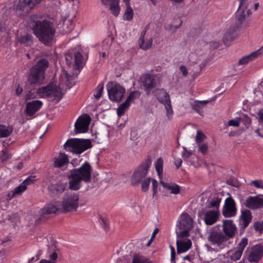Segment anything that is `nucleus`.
<instances>
[{"label":"nucleus","instance_id":"obj_31","mask_svg":"<svg viewBox=\"0 0 263 263\" xmlns=\"http://www.w3.org/2000/svg\"><path fill=\"white\" fill-rule=\"evenodd\" d=\"M155 96L158 101L162 104L170 100V95L163 89H158Z\"/></svg>","mask_w":263,"mask_h":263},{"label":"nucleus","instance_id":"obj_25","mask_svg":"<svg viewBox=\"0 0 263 263\" xmlns=\"http://www.w3.org/2000/svg\"><path fill=\"white\" fill-rule=\"evenodd\" d=\"M220 212L219 210H213L207 211L204 214V220L206 225H212L218 220Z\"/></svg>","mask_w":263,"mask_h":263},{"label":"nucleus","instance_id":"obj_14","mask_svg":"<svg viewBox=\"0 0 263 263\" xmlns=\"http://www.w3.org/2000/svg\"><path fill=\"white\" fill-rule=\"evenodd\" d=\"M141 81L147 96L154 92L153 90L156 88L157 82L153 76L149 74H145L141 78Z\"/></svg>","mask_w":263,"mask_h":263},{"label":"nucleus","instance_id":"obj_28","mask_svg":"<svg viewBox=\"0 0 263 263\" xmlns=\"http://www.w3.org/2000/svg\"><path fill=\"white\" fill-rule=\"evenodd\" d=\"M146 32V30L142 31L138 40L140 48L144 50H147L151 48L153 41L152 37L148 40H145L144 37Z\"/></svg>","mask_w":263,"mask_h":263},{"label":"nucleus","instance_id":"obj_30","mask_svg":"<svg viewBox=\"0 0 263 263\" xmlns=\"http://www.w3.org/2000/svg\"><path fill=\"white\" fill-rule=\"evenodd\" d=\"M68 162V157L65 154L60 153L58 157L54 158V166L55 167L60 168Z\"/></svg>","mask_w":263,"mask_h":263},{"label":"nucleus","instance_id":"obj_53","mask_svg":"<svg viewBox=\"0 0 263 263\" xmlns=\"http://www.w3.org/2000/svg\"><path fill=\"white\" fill-rule=\"evenodd\" d=\"M11 158L10 155L6 151H2L0 159L2 162L6 161Z\"/></svg>","mask_w":263,"mask_h":263},{"label":"nucleus","instance_id":"obj_64","mask_svg":"<svg viewBox=\"0 0 263 263\" xmlns=\"http://www.w3.org/2000/svg\"><path fill=\"white\" fill-rule=\"evenodd\" d=\"M116 0H101L102 4L105 6H108L109 5L114 2Z\"/></svg>","mask_w":263,"mask_h":263},{"label":"nucleus","instance_id":"obj_61","mask_svg":"<svg viewBox=\"0 0 263 263\" xmlns=\"http://www.w3.org/2000/svg\"><path fill=\"white\" fill-rule=\"evenodd\" d=\"M34 180V176H29L23 182V183L26 186L27 185L33 183Z\"/></svg>","mask_w":263,"mask_h":263},{"label":"nucleus","instance_id":"obj_58","mask_svg":"<svg viewBox=\"0 0 263 263\" xmlns=\"http://www.w3.org/2000/svg\"><path fill=\"white\" fill-rule=\"evenodd\" d=\"M228 124L229 126L238 127L240 125V120H239V118H237L236 120H230L228 121Z\"/></svg>","mask_w":263,"mask_h":263},{"label":"nucleus","instance_id":"obj_44","mask_svg":"<svg viewBox=\"0 0 263 263\" xmlns=\"http://www.w3.org/2000/svg\"><path fill=\"white\" fill-rule=\"evenodd\" d=\"M104 85L103 84H99L94 92V97L97 99L99 100L102 96V92L103 91Z\"/></svg>","mask_w":263,"mask_h":263},{"label":"nucleus","instance_id":"obj_6","mask_svg":"<svg viewBox=\"0 0 263 263\" xmlns=\"http://www.w3.org/2000/svg\"><path fill=\"white\" fill-rule=\"evenodd\" d=\"M79 195L74 193H66L64 194L61 209L62 212L67 213L76 211L79 206Z\"/></svg>","mask_w":263,"mask_h":263},{"label":"nucleus","instance_id":"obj_33","mask_svg":"<svg viewBox=\"0 0 263 263\" xmlns=\"http://www.w3.org/2000/svg\"><path fill=\"white\" fill-rule=\"evenodd\" d=\"M221 198L218 196H214L210 200L208 201L206 206L208 208H215V210H219L220 203Z\"/></svg>","mask_w":263,"mask_h":263},{"label":"nucleus","instance_id":"obj_48","mask_svg":"<svg viewBox=\"0 0 263 263\" xmlns=\"http://www.w3.org/2000/svg\"><path fill=\"white\" fill-rule=\"evenodd\" d=\"M151 181V178H147L142 182L141 188L143 192H146L149 189V185Z\"/></svg>","mask_w":263,"mask_h":263},{"label":"nucleus","instance_id":"obj_39","mask_svg":"<svg viewBox=\"0 0 263 263\" xmlns=\"http://www.w3.org/2000/svg\"><path fill=\"white\" fill-rule=\"evenodd\" d=\"M119 3V0H116L109 5L110 6L109 9L111 11V13L115 16H117L120 11V8Z\"/></svg>","mask_w":263,"mask_h":263},{"label":"nucleus","instance_id":"obj_16","mask_svg":"<svg viewBox=\"0 0 263 263\" xmlns=\"http://www.w3.org/2000/svg\"><path fill=\"white\" fill-rule=\"evenodd\" d=\"M41 2V0H19L16 8L17 10L21 11L22 14H27Z\"/></svg>","mask_w":263,"mask_h":263},{"label":"nucleus","instance_id":"obj_22","mask_svg":"<svg viewBox=\"0 0 263 263\" xmlns=\"http://www.w3.org/2000/svg\"><path fill=\"white\" fill-rule=\"evenodd\" d=\"M180 229L191 230L193 227V220L187 213H183L179 222Z\"/></svg>","mask_w":263,"mask_h":263},{"label":"nucleus","instance_id":"obj_1","mask_svg":"<svg viewBox=\"0 0 263 263\" xmlns=\"http://www.w3.org/2000/svg\"><path fill=\"white\" fill-rule=\"evenodd\" d=\"M32 31L39 41L45 45H49L53 40L55 30L52 24L47 20L34 22Z\"/></svg>","mask_w":263,"mask_h":263},{"label":"nucleus","instance_id":"obj_23","mask_svg":"<svg viewBox=\"0 0 263 263\" xmlns=\"http://www.w3.org/2000/svg\"><path fill=\"white\" fill-rule=\"evenodd\" d=\"M43 103L39 100H34L27 102L26 105V114L28 116H32L42 107Z\"/></svg>","mask_w":263,"mask_h":263},{"label":"nucleus","instance_id":"obj_60","mask_svg":"<svg viewBox=\"0 0 263 263\" xmlns=\"http://www.w3.org/2000/svg\"><path fill=\"white\" fill-rule=\"evenodd\" d=\"M130 139L133 141H135L138 139V131L137 129L135 128L132 129Z\"/></svg>","mask_w":263,"mask_h":263},{"label":"nucleus","instance_id":"obj_4","mask_svg":"<svg viewBox=\"0 0 263 263\" xmlns=\"http://www.w3.org/2000/svg\"><path fill=\"white\" fill-rule=\"evenodd\" d=\"M208 239L212 245L216 246L221 249L228 247L230 243L229 240L220 229V225L213 227L210 230Z\"/></svg>","mask_w":263,"mask_h":263},{"label":"nucleus","instance_id":"obj_54","mask_svg":"<svg viewBox=\"0 0 263 263\" xmlns=\"http://www.w3.org/2000/svg\"><path fill=\"white\" fill-rule=\"evenodd\" d=\"M254 229L257 232L261 233L263 232V225L262 223H261L258 221L255 222L253 224Z\"/></svg>","mask_w":263,"mask_h":263},{"label":"nucleus","instance_id":"obj_24","mask_svg":"<svg viewBox=\"0 0 263 263\" xmlns=\"http://www.w3.org/2000/svg\"><path fill=\"white\" fill-rule=\"evenodd\" d=\"M57 212L59 213L62 212L60 202L47 204L41 210V214L42 215L55 213Z\"/></svg>","mask_w":263,"mask_h":263},{"label":"nucleus","instance_id":"obj_47","mask_svg":"<svg viewBox=\"0 0 263 263\" xmlns=\"http://www.w3.org/2000/svg\"><path fill=\"white\" fill-rule=\"evenodd\" d=\"M206 136L201 131L198 130L196 136V142L197 144L202 143L205 140Z\"/></svg>","mask_w":263,"mask_h":263},{"label":"nucleus","instance_id":"obj_56","mask_svg":"<svg viewBox=\"0 0 263 263\" xmlns=\"http://www.w3.org/2000/svg\"><path fill=\"white\" fill-rule=\"evenodd\" d=\"M158 186V183L155 179H152V191L153 196L154 197L157 194V188Z\"/></svg>","mask_w":263,"mask_h":263},{"label":"nucleus","instance_id":"obj_40","mask_svg":"<svg viewBox=\"0 0 263 263\" xmlns=\"http://www.w3.org/2000/svg\"><path fill=\"white\" fill-rule=\"evenodd\" d=\"M163 164V160L162 158H159L155 163V168L158 173L159 178H161L162 177Z\"/></svg>","mask_w":263,"mask_h":263},{"label":"nucleus","instance_id":"obj_32","mask_svg":"<svg viewBox=\"0 0 263 263\" xmlns=\"http://www.w3.org/2000/svg\"><path fill=\"white\" fill-rule=\"evenodd\" d=\"M50 97H53L54 99L57 100L59 101L63 97L61 88L57 86L52 85Z\"/></svg>","mask_w":263,"mask_h":263},{"label":"nucleus","instance_id":"obj_41","mask_svg":"<svg viewBox=\"0 0 263 263\" xmlns=\"http://www.w3.org/2000/svg\"><path fill=\"white\" fill-rule=\"evenodd\" d=\"M132 263H151L144 256L136 254L134 255Z\"/></svg>","mask_w":263,"mask_h":263},{"label":"nucleus","instance_id":"obj_8","mask_svg":"<svg viewBox=\"0 0 263 263\" xmlns=\"http://www.w3.org/2000/svg\"><path fill=\"white\" fill-rule=\"evenodd\" d=\"M251 11L247 8H238L236 13V23L233 26L238 30L240 28H246L250 24L249 15Z\"/></svg>","mask_w":263,"mask_h":263},{"label":"nucleus","instance_id":"obj_52","mask_svg":"<svg viewBox=\"0 0 263 263\" xmlns=\"http://www.w3.org/2000/svg\"><path fill=\"white\" fill-rule=\"evenodd\" d=\"M198 145L199 147V151L203 155L205 154L208 150V144L207 143H200L198 144Z\"/></svg>","mask_w":263,"mask_h":263},{"label":"nucleus","instance_id":"obj_34","mask_svg":"<svg viewBox=\"0 0 263 263\" xmlns=\"http://www.w3.org/2000/svg\"><path fill=\"white\" fill-rule=\"evenodd\" d=\"M13 130L12 126H6L5 125H0V138L8 137L11 134Z\"/></svg>","mask_w":263,"mask_h":263},{"label":"nucleus","instance_id":"obj_42","mask_svg":"<svg viewBox=\"0 0 263 263\" xmlns=\"http://www.w3.org/2000/svg\"><path fill=\"white\" fill-rule=\"evenodd\" d=\"M163 104L164 105L165 108L166 109V115L168 119L171 120L172 118V116L174 114L171 100L167 101L166 103H164Z\"/></svg>","mask_w":263,"mask_h":263},{"label":"nucleus","instance_id":"obj_19","mask_svg":"<svg viewBox=\"0 0 263 263\" xmlns=\"http://www.w3.org/2000/svg\"><path fill=\"white\" fill-rule=\"evenodd\" d=\"M241 215L239 218V223L240 231L243 232L249 226L252 219V213L249 210L241 211Z\"/></svg>","mask_w":263,"mask_h":263},{"label":"nucleus","instance_id":"obj_59","mask_svg":"<svg viewBox=\"0 0 263 263\" xmlns=\"http://www.w3.org/2000/svg\"><path fill=\"white\" fill-rule=\"evenodd\" d=\"M36 92L32 91V90H30L26 96V100H29L35 98L36 97Z\"/></svg>","mask_w":263,"mask_h":263},{"label":"nucleus","instance_id":"obj_29","mask_svg":"<svg viewBox=\"0 0 263 263\" xmlns=\"http://www.w3.org/2000/svg\"><path fill=\"white\" fill-rule=\"evenodd\" d=\"M210 101H195L192 104V107L195 111L198 112L200 115H203V107L207 104Z\"/></svg>","mask_w":263,"mask_h":263},{"label":"nucleus","instance_id":"obj_9","mask_svg":"<svg viewBox=\"0 0 263 263\" xmlns=\"http://www.w3.org/2000/svg\"><path fill=\"white\" fill-rule=\"evenodd\" d=\"M109 99L114 102H118L122 100L125 89L120 84L114 82H109L106 85Z\"/></svg>","mask_w":263,"mask_h":263},{"label":"nucleus","instance_id":"obj_13","mask_svg":"<svg viewBox=\"0 0 263 263\" xmlns=\"http://www.w3.org/2000/svg\"><path fill=\"white\" fill-rule=\"evenodd\" d=\"M222 228V232L229 240L234 238L237 233L236 226L231 219L223 220Z\"/></svg>","mask_w":263,"mask_h":263},{"label":"nucleus","instance_id":"obj_57","mask_svg":"<svg viewBox=\"0 0 263 263\" xmlns=\"http://www.w3.org/2000/svg\"><path fill=\"white\" fill-rule=\"evenodd\" d=\"M250 185H253L257 188L263 189V181L261 180H256L252 181Z\"/></svg>","mask_w":263,"mask_h":263},{"label":"nucleus","instance_id":"obj_3","mask_svg":"<svg viewBox=\"0 0 263 263\" xmlns=\"http://www.w3.org/2000/svg\"><path fill=\"white\" fill-rule=\"evenodd\" d=\"M83 53L84 51L81 48H75L71 49L65 54L67 64L69 66L72 65L76 69H81L88 58L86 55V58L85 59Z\"/></svg>","mask_w":263,"mask_h":263},{"label":"nucleus","instance_id":"obj_37","mask_svg":"<svg viewBox=\"0 0 263 263\" xmlns=\"http://www.w3.org/2000/svg\"><path fill=\"white\" fill-rule=\"evenodd\" d=\"M52 84L50 83L46 86L41 87L38 89L37 92L42 96L50 97V93Z\"/></svg>","mask_w":263,"mask_h":263},{"label":"nucleus","instance_id":"obj_21","mask_svg":"<svg viewBox=\"0 0 263 263\" xmlns=\"http://www.w3.org/2000/svg\"><path fill=\"white\" fill-rule=\"evenodd\" d=\"M66 186V182L59 181L57 183L49 185L48 187V190L50 195L54 197L63 193Z\"/></svg>","mask_w":263,"mask_h":263},{"label":"nucleus","instance_id":"obj_43","mask_svg":"<svg viewBox=\"0 0 263 263\" xmlns=\"http://www.w3.org/2000/svg\"><path fill=\"white\" fill-rule=\"evenodd\" d=\"M21 43L26 45H30L32 43V36L30 35L26 34L22 36L19 40Z\"/></svg>","mask_w":263,"mask_h":263},{"label":"nucleus","instance_id":"obj_27","mask_svg":"<svg viewBox=\"0 0 263 263\" xmlns=\"http://www.w3.org/2000/svg\"><path fill=\"white\" fill-rule=\"evenodd\" d=\"M192 245V242L190 239H178L176 241L177 253L180 254L188 251Z\"/></svg>","mask_w":263,"mask_h":263},{"label":"nucleus","instance_id":"obj_2","mask_svg":"<svg viewBox=\"0 0 263 263\" xmlns=\"http://www.w3.org/2000/svg\"><path fill=\"white\" fill-rule=\"evenodd\" d=\"M49 61L46 59H40L30 69L28 82L33 85L43 84L45 79V71L49 67Z\"/></svg>","mask_w":263,"mask_h":263},{"label":"nucleus","instance_id":"obj_49","mask_svg":"<svg viewBox=\"0 0 263 263\" xmlns=\"http://www.w3.org/2000/svg\"><path fill=\"white\" fill-rule=\"evenodd\" d=\"M248 244V239L247 238H243L241 239L240 242L238 243L237 250L243 252L244 249Z\"/></svg>","mask_w":263,"mask_h":263},{"label":"nucleus","instance_id":"obj_20","mask_svg":"<svg viewBox=\"0 0 263 263\" xmlns=\"http://www.w3.org/2000/svg\"><path fill=\"white\" fill-rule=\"evenodd\" d=\"M245 205L250 209L255 210L263 208V199L259 197V196H249L245 202Z\"/></svg>","mask_w":263,"mask_h":263},{"label":"nucleus","instance_id":"obj_18","mask_svg":"<svg viewBox=\"0 0 263 263\" xmlns=\"http://www.w3.org/2000/svg\"><path fill=\"white\" fill-rule=\"evenodd\" d=\"M68 178L69 179V188L71 190L77 191L81 186V181L83 178L81 176L78 175L75 172H73L71 170L69 172Z\"/></svg>","mask_w":263,"mask_h":263},{"label":"nucleus","instance_id":"obj_62","mask_svg":"<svg viewBox=\"0 0 263 263\" xmlns=\"http://www.w3.org/2000/svg\"><path fill=\"white\" fill-rule=\"evenodd\" d=\"M239 2V7L238 8H247V4H248V0H238Z\"/></svg>","mask_w":263,"mask_h":263},{"label":"nucleus","instance_id":"obj_12","mask_svg":"<svg viewBox=\"0 0 263 263\" xmlns=\"http://www.w3.org/2000/svg\"><path fill=\"white\" fill-rule=\"evenodd\" d=\"M91 121L90 116L87 114H83L80 116L74 124L76 133H84L87 131Z\"/></svg>","mask_w":263,"mask_h":263},{"label":"nucleus","instance_id":"obj_17","mask_svg":"<svg viewBox=\"0 0 263 263\" xmlns=\"http://www.w3.org/2000/svg\"><path fill=\"white\" fill-rule=\"evenodd\" d=\"M91 165L86 161L80 168L72 170L73 172H75L78 175L81 176L83 181L86 183H88L91 180Z\"/></svg>","mask_w":263,"mask_h":263},{"label":"nucleus","instance_id":"obj_15","mask_svg":"<svg viewBox=\"0 0 263 263\" xmlns=\"http://www.w3.org/2000/svg\"><path fill=\"white\" fill-rule=\"evenodd\" d=\"M140 92L139 91H134L131 92L128 96L126 101L120 104L117 108V114L118 116L121 117L125 113V110L129 107L132 103L134 102L136 98L140 96Z\"/></svg>","mask_w":263,"mask_h":263},{"label":"nucleus","instance_id":"obj_46","mask_svg":"<svg viewBox=\"0 0 263 263\" xmlns=\"http://www.w3.org/2000/svg\"><path fill=\"white\" fill-rule=\"evenodd\" d=\"M239 120H240V122L241 121L243 122L245 127L247 128H249V126L251 124V119L246 115H243L241 117L239 118Z\"/></svg>","mask_w":263,"mask_h":263},{"label":"nucleus","instance_id":"obj_10","mask_svg":"<svg viewBox=\"0 0 263 263\" xmlns=\"http://www.w3.org/2000/svg\"><path fill=\"white\" fill-rule=\"evenodd\" d=\"M237 211L235 202L233 198L230 196L225 200L222 211V215L227 218L234 217L237 214Z\"/></svg>","mask_w":263,"mask_h":263},{"label":"nucleus","instance_id":"obj_26","mask_svg":"<svg viewBox=\"0 0 263 263\" xmlns=\"http://www.w3.org/2000/svg\"><path fill=\"white\" fill-rule=\"evenodd\" d=\"M237 30L233 26L230 27L224 33L222 40L223 43L227 46L230 45L231 42L234 40L236 37Z\"/></svg>","mask_w":263,"mask_h":263},{"label":"nucleus","instance_id":"obj_35","mask_svg":"<svg viewBox=\"0 0 263 263\" xmlns=\"http://www.w3.org/2000/svg\"><path fill=\"white\" fill-rule=\"evenodd\" d=\"M258 57V55L256 52V51L252 52L250 54L248 55L245 56L241 58L239 60V65H244L249 63L250 61H251L256 58Z\"/></svg>","mask_w":263,"mask_h":263},{"label":"nucleus","instance_id":"obj_63","mask_svg":"<svg viewBox=\"0 0 263 263\" xmlns=\"http://www.w3.org/2000/svg\"><path fill=\"white\" fill-rule=\"evenodd\" d=\"M258 116L259 117L258 122L259 124L263 123V109L258 111Z\"/></svg>","mask_w":263,"mask_h":263},{"label":"nucleus","instance_id":"obj_38","mask_svg":"<svg viewBox=\"0 0 263 263\" xmlns=\"http://www.w3.org/2000/svg\"><path fill=\"white\" fill-rule=\"evenodd\" d=\"M126 6V9L123 15V20L130 21L133 19L134 11L130 5V2L128 4L125 3Z\"/></svg>","mask_w":263,"mask_h":263},{"label":"nucleus","instance_id":"obj_55","mask_svg":"<svg viewBox=\"0 0 263 263\" xmlns=\"http://www.w3.org/2000/svg\"><path fill=\"white\" fill-rule=\"evenodd\" d=\"M100 220H101V222L102 224L103 225V227L104 230L106 231H108L109 229V223H108L107 219L105 218H104L102 216H101Z\"/></svg>","mask_w":263,"mask_h":263},{"label":"nucleus","instance_id":"obj_51","mask_svg":"<svg viewBox=\"0 0 263 263\" xmlns=\"http://www.w3.org/2000/svg\"><path fill=\"white\" fill-rule=\"evenodd\" d=\"M242 254V252L238 250H237L231 255V259L233 261H237L240 258Z\"/></svg>","mask_w":263,"mask_h":263},{"label":"nucleus","instance_id":"obj_11","mask_svg":"<svg viewBox=\"0 0 263 263\" xmlns=\"http://www.w3.org/2000/svg\"><path fill=\"white\" fill-rule=\"evenodd\" d=\"M248 259L251 262H257L263 256V246L256 245L248 248Z\"/></svg>","mask_w":263,"mask_h":263},{"label":"nucleus","instance_id":"obj_7","mask_svg":"<svg viewBox=\"0 0 263 263\" xmlns=\"http://www.w3.org/2000/svg\"><path fill=\"white\" fill-rule=\"evenodd\" d=\"M151 164L152 158L150 156H148L134 172L131 179V182L133 184L136 185L138 184L146 177Z\"/></svg>","mask_w":263,"mask_h":263},{"label":"nucleus","instance_id":"obj_36","mask_svg":"<svg viewBox=\"0 0 263 263\" xmlns=\"http://www.w3.org/2000/svg\"><path fill=\"white\" fill-rule=\"evenodd\" d=\"M160 184L164 188L167 189L168 190H171V193L173 194H178L180 191L179 186L176 184H174L172 185L164 182L163 181H160Z\"/></svg>","mask_w":263,"mask_h":263},{"label":"nucleus","instance_id":"obj_45","mask_svg":"<svg viewBox=\"0 0 263 263\" xmlns=\"http://www.w3.org/2000/svg\"><path fill=\"white\" fill-rule=\"evenodd\" d=\"M26 188V186L24 183H21L19 186L14 189V191L12 192V195L11 197H13L16 195L20 194L22 192L25 191Z\"/></svg>","mask_w":263,"mask_h":263},{"label":"nucleus","instance_id":"obj_5","mask_svg":"<svg viewBox=\"0 0 263 263\" xmlns=\"http://www.w3.org/2000/svg\"><path fill=\"white\" fill-rule=\"evenodd\" d=\"M92 147L90 140L83 139H70L64 144L66 151L80 154Z\"/></svg>","mask_w":263,"mask_h":263},{"label":"nucleus","instance_id":"obj_50","mask_svg":"<svg viewBox=\"0 0 263 263\" xmlns=\"http://www.w3.org/2000/svg\"><path fill=\"white\" fill-rule=\"evenodd\" d=\"M182 231L177 233V238L182 239L184 238H186L189 236V231L188 229H182Z\"/></svg>","mask_w":263,"mask_h":263}]
</instances>
